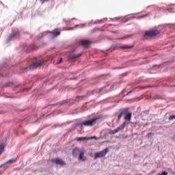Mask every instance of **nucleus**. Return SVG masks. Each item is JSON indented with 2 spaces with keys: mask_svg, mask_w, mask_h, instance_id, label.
<instances>
[{
  "mask_svg": "<svg viewBox=\"0 0 175 175\" xmlns=\"http://www.w3.org/2000/svg\"><path fill=\"white\" fill-rule=\"evenodd\" d=\"M100 117H96L94 118L93 119L89 120H85L84 122H80L78 124L79 126H81V128H83V126H93L94 124L99 120Z\"/></svg>",
  "mask_w": 175,
  "mask_h": 175,
  "instance_id": "f257e3e1",
  "label": "nucleus"
},
{
  "mask_svg": "<svg viewBox=\"0 0 175 175\" xmlns=\"http://www.w3.org/2000/svg\"><path fill=\"white\" fill-rule=\"evenodd\" d=\"M159 31L157 29H150L145 32L144 35V39H151L153 36L159 35Z\"/></svg>",
  "mask_w": 175,
  "mask_h": 175,
  "instance_id": "f03ea898",
  "label": "nucleus"
},
{
  "mask_svg": "<svg viewBox=\"0 0 175 175\" xmlns=\"http://www.w3.org/2000/svg\"><path fill=\"white\" fill-rule=\"evenodd\" d=\"M109 152V148H106L105 150L94 153V159H98V158H104V157H106V154Z\"/></svg>",
  "mask_w": 175,
  "mask_h": 175,
  "instance_id": "7ed1b4c3",
  "label": "nucleus"
},
{
  "mask_svg": "<svg viewBox=\"0 0 175 175\" xmlns=\"http://www.w3.org/2000/svg\"><path fill=\"white\" fill-rule=\"evenodd\" d=\"M44 62H46V60L41 59L39 62L31 65L29 68H27V69H37V68H40V66H42Z\"/></svg>",
  "mask_w": 175,
  "mask_h": 175,
  "instance_id": "20e7f679",
  "label": "nucleus"
},
{
  "mask_svg": "<svg viewBox=\"0 0 175 175\" xmlns=\"http://www.w3.org/2000/svg\"><path fill=\"white\" fill-rule=\"evenodd\" d=\"M125 126H126V122H123L120 126L118 127L115 130H113L111 132V135H116V133H118V132H120V131L124 130Z\"/></svg>",
  "mask_w": 175,
  "mask_h": 175,
  "instance_id": "39448f33",
  "label": "nucleus"
},
{
  "mask_svg": "<svg viewBox=\"0 0 175 175\" xmlns=\"http://www.w3.org/2000/svg\"><path fill=\"white\" fill-rule=\"evenodd\" d=\"M52 162L53 163H55L56 165H59V166H65V165H66V163L65 161L58 158L53 159Z\"/></svg>",
  "mask_w": 175,
  "mask_h": 175,
  "instance_id": "423d86ee",
  "label": "nucleus"
},
{
  "mask_svg": "<svg viewBox=\"0 0 175 175\" xmlns=\"http://www.w3.org/2000/svg\"><path fill=\"white\" fill-rule=\"evenodd\" d=\"M16 36H20V31H18V30H16L8 36L7 39L8 42H10V40H12L13 38H16Z\"/></svg>",
  "mask_w": 175,
  "mask_h": 175,
  "instance_id": "0eeeda50",
  "label": "nucleus"
},
{
  "mask_svg": "<svg viewBox=\"0 0 175 175\" xmlns=\"http://www.w3.org/2000/svg\"><path fill=\"white\" fill-rule=\"evenodd\" d=\"M95 137H78L76 139L77 142H87L88 140H91V139H94Z\"/></svg>",
  "mask_w": 175,
  "mask_h": 175,
  "instance_id": "6e6552de",
  "label": "nucleus"
},
{
  "mask_svg": "<svg viewBox=\"0 0 175 175\" xmlns=\"http://www.w3.org/2000/svg\"><path fill=\"white\" fill-rule=\"evenodd\" d=\"M52 35V38H57V36H59L61 35V32L58 31V29H54L51 32Z\"/></svg>",
  "mask_w": 175,
  "mask_h": 175,
  "instance_id": "1a4fd4ad",
  "label": "nucleus"
},
{
  "mask_svg": "<svg viewBox=\"0 0 175 175\" xmlns=\"http://www.w3.org/2000/svg\"><path fill=\"white\" fill-rule=\"evenodd\" d=\"M81 43L82 44V46H83V47L87 48V47H88V46L90 45L91 41H90L88 40H82L81 42Z\"/></svg>",
  "mask_w": 175,
  "mask_h": 175,
  "instance_id": "9d476101",
  "label": "nucleus"
},
{
  "mask_svg": "<svg viewBox=\"0 0 175 175\" xmlns=\"http://www.w3.org/2000/svg\"><path fill=\"white\" fill-rule=\"evenodd\" d=\"M85 159H87V158L84 157V151L79 152V160L83 161V162H84Z\"/></svg>",
  "mask_w": 175,
  "mask_h": 175,
  "instance_id": "9b49d317",
  "label": "nucleus"
},
{
  "mask_svg": "<svg viewBox=\"0 0 175 175\" xmlns=\"http://www.w3.org/2000/svg\"><path fill=\"white\" fill-rule=\"evenodd\" d=\"M124 120H126V121H131V120H132V113H127L124 117Z\"/></svg>",
  "mask_w": 175,
  "mask_h": 175,
  "instance_id": "f8f14e48",
  "label": "nucleus"
},
{
  "mask_svg": "<svg viewBox=\"0 0 175 175\" xmlns=\"http://www.w3.org/2000/svg\"><path fill=\"white\" fill-rule=\"evenodd\" d=\"M80 152V149L75 148V149L72 150V155L74 157H76V155H77V154H79Z\"/></svg>",
  "mask_w": 175,
  "mask_h": 175,
  "instance_id": "ddd939ff",
  "label": "nucleus"
},
{
  "mask_svg": "<svg viewBox=\"0 0 175 175\" xmlns=\"http://www.w3.org/2000/svg\"><path fill=\"white\" fill-rule=\"evenodd\" d=\"M15 162H17V159H12L8 160L5 163H4V165H8V163H14Z\"/></svg>",
  "mask_w": 175,
  "mask_h": 175,
  "instance_id": "4468645a",
  "label": "nucleus"
},
{
  "mask_svg": "<svg viewBox=\"0 0 175 175\" xmlns=\"http://www.w3.org/2000/svg\"><path fill=\"white\" fill-rule=\"evenodd\" d=\"M4 150H5V145L1 144L0 146V155L1 154H2V152H3Z\"/></svg>",
  "mask_w": 175,
  "mask_h": 175,
  "instance_id": "2eb2a0df",
  "label": "nucleus"
},
{
  "mask_svg": "<svg viewBox=\"0 0 175 175\" xmlns=\"http://www.w3.org/2000/svg\"><path fill=\"white\" fill-rule=\"evenodd\" d=\"M133 46H129V45H124L120 47V49H132Z\"/></svg>",
  "mask_w": 175,
  "mask_h": 175,
  "instance_id": "dca6fc26",
  "label": "nucleus"
},
{
  "mask_svg": "<svg viewBox=\"0 0 175 175\" xmlns=\"http://www.w3.org/2000/svg\"><path fill=\"white\" fill-rule=\"evenodd\" d=\"M80 57H81V53H79L77 55L72 56L71 58H72V59H76V58H79Z\"/></svg>",
  "mask_w": 175,
  "mask_h": 175,
  "instance_id": "f3484780",
  "label": "nucleus"
},
{
  "mask_svg": "<svg viewBox=\"0 0 175 175\" xmlns=\"http://www.w3.org/2000/svg\"><path fill=\"white\" fill-rule=\"evenodd\" d=\"M122 116H124V112H121L118 116V120H121V118H122Z\"/></svg>",
  "mask_w": 175,
  "mask_h": 175,
  "instance_id": "a211bd4d",
  "label": "nucleus"
},
{
  "mask_svg": "<svg viewBox=\"0 0 175 175\" xmlns=\"http://www.w3.org/2000/svg\"><path fill=\"white\" fill-rule=\"evenodd\" d=\"M175 119V115L174 116H170L168 120L170 121H172V120H174Z\"/></svg>",
  "mask_w": 175,
  "mask_h": 175,
  "instance_id": "6ab92c4d",
  "label": "nucleus"
},
{
  "mask_svg": "<svg viewBox=\"0 0 175 175\" xmlns=\"http://www.w3.org/2000/svg\"><path fill=\"white\" fill-rule=\"evenodd\" d=\"M50 0H40V2H41L42 5L44 3V2H49Z\"/></svg>",
  "mask_w": 175,
  "mask_h": 175,
  "instance_id": "aec40b11",
  "label": "nucleus"
},
{
  "mask_svg": "<svg viewBox=\"0 0 175 175\" xmlns=\"http://www.w3.org/2000/svg\"><path fill=\"white\" fill-rule=\"evenodd\" d=\"M154 135V133H150L147 134L146 137H151V136Z\"/></svg>",
  "mask_w": 175,
  "mask_h": 175,
  "instance_id": "412c9836",
  "label": "nucleus"
},
{
  "mask_svg": "<svg viewBox=\"0 0 175 175\" xmlns=\"http://www.w3.org/2000/svg\"><path fill=\"white\" fill-rule=\"evenodd\" d=\"M149 13L146 14H144L141 16H139L141 18H142L143 17H147V16H148Z\"/></svg>",
  "mask_w": 175,
  "mask_h": 175,
  "instance_id": "4be33fe9",
  "label": "nucleus"
},
{
  "mask_svg": "<svg viewBox=\"0 0 175 175\" xmlns=\"http://www.w3.org/2000/svg\"><path fill=\"white\" fill-rule=\"evenodd\" d=\"M10 84H12V83H6V84L5 85V87H10Z\"/></svg>",
  "mask_w": 175,
  "mask_h": 175,
  "instance_id": "5701e85b",
  "label": "nucleus"
},
{
  "mask_svg": "<svg viewBox=\"0 0 175 175\" xmlns=\"http://www.w3.org/2000/svg\"><path fill=\"white\" fill-rule=\"evenodd\" d=\"M62 62V59H59V62H57V64H61Z\"/></svg>",
  "mask_w": 175,
  "mask_h": 175,
  "instance_id": "b1692460",
  "label": "nucleus"
},
{
  "mask_svg": "<svg viewBox=\"0 0 175 175\" xmlns=\"http://www.w3.org/2000/svg\"><path fill=\"white\" fill-rule=\"evenodd\" d=\"M95 31H96V29H93L92 30V32H95Z\"/></svg>",
  "mask_w": 175,
  "mask_h": 175,
  "instance_id": "393cba45",
  "label": "nucleus"
},
{
  "mask_svg": "<svg viewBox=\"0 0 175 175\" xmlns=\"http://www.w3.org/2000/svg\"><path fill=\"white\" fill-rule=\"evenodd\" d=\"M5 163H3V165H0V167H3V166H5Z\"/></svg>",
  "mask_w": 175,
  "mask_h": 175,
  "instance_id": "a878e982",
  "label": "nucleus"
},
{
  "mask_svg": "<svg viewBox=\"0 0 175 175\" xmlns=\"http://www.w3.org/2000/svg\"><path fill=\"white\" fill-rule=\"evenodd\" d=\"M131 18H135V16H131Z\"/></svg>",
  "mask_w": 175,
  "mask_h": 175,
  "instance_id": "bb28decb",
  "label": "nucleus"
}]
</instances>
